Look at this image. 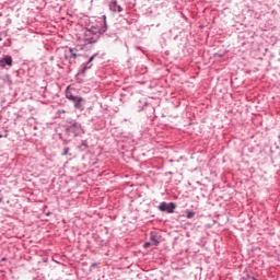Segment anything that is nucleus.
Here are the masks:
<instances>
[{"instance_id":"obj_13","label":"nucleus","mask_w":280,"mask_h":280,"mask_svg":"<svg viewBox=\"0 0 280 280\" xmlns=\"http://www.w3.org/2000/svg\"><path fill=\"white\" fill-rule=\"evenodd\" d=\"M69 154V147L63 148L62 156H67Z\"/></svg>"},{"instance_id":"obj_18","label":"nucleus","mask_w":280,"mask_h":280,"mask_svg":"<svg viewBox=\"0 0 280 280\" xmlns=\"http://www.w3.org/2000/svg\"><path fill=\"white\" fill-rule=\"evenodd\" d=\"M0 139H3V135H0Z\"/></svg>"},{"instance_id":"obj_16","label":"nucleus","mask_w":280,"mask_h":280,"mask_svg":"<svg viewBox=\"0 0 280 280\" xmlns=\"http://www.w3.org/2000/svg\"><path fill=\"white\" fill-rule=\"evenodd\" d=\"M1 40H3V37H2V36H0V43H1Z\"/></svg>"},{"instance_id":"obj_12","label":"nucleus","mask_w":280,"mask_h":280,"mask_svg":"<svg viewBox=\"0 0 280 280\" xmlns=\"http://www.w3.org/2000/svg\"><path fill=\"white\" fill-rule=\"evenodd\" d=\"M241 280H257V278H255L250 275H246V277H242Z\"/></svg>"},{"instance_id":"obj_7","label":"nucleus","mask_w":280,"mask_h":280,"mask_svg":"<svg viewBox=\"0 0 280 280\" xmlns=\"http://www.w3.org/2000/svg\"><path fill=\"white\" fill-rule=\"evenodd\" d=\"M12 67V56L7 55L0 59V67Z\"/></svg>"},{"instance_id":"obj_15","label":"nucleus","mask_w":280,"mask_h":280,"mask_svg":"<svg viewBox=\"0 0 280 280\" xmlns=\"http://www.w3.org/2000/svg\"><path fill=\"white\" fill-rule=\"evenodd\" d=\"M95 266H97V264L93 262V264L91 265V268H95Z\"/></svg>"},{"instance_id":"obj_17","label":"nucleus","mask_w":280,"mask_h":280,"mask_svg":"<svg viewBox=\"0 0 280 280\" xmlns=\"http://www.w3.org/2000/svg\"><path fill=\"white\" fill-rule=\"evenodd\" d=\"M0 202H3V198L0 197Z\"/></svg>"},{"instance_id":"obj_5","label":"nucleus","mask_w":280,"mask_h":280,"mask_svg":"<svg viewBox=\"0 0 280 280\" xmlns=\"http://www.w3.org/2000/svg\"><path fill=\"white\" fill-rule=\"evenodd\" d=\"M159 211H162L163 213H174V211L176 210V203L175 202H165L162 201L159 206H158Z\"/></svg>"},{"instance_id":"obj_9","label":"nucleus","mask_w":280,"mask_h":280,"mask_svg":"<svg viewBox=\"0 0 280 280\" xmlns=\"http://www.w3.org/2000/svg\"><path fill=\"white\" fill-rule=\"evenodd\" d=\"M161 236H159V234L156 232H151L150 233V241L152 242V244H154V246H159V244H161L160 240Z\"/></svg>"},{"instance_id":"obj_2","label":"nucleus","mask_w":280,"mask_h":280,"mask_svg":"<svg viewBox=\"0 0 280 280\" xmlns=\"http://www.w3.org/2000/svg\"><path fill=\"white\" fill-rule=\"evenodd\" d=\"M66 124V132L68 137L75 139V137H80V135H82V124L78 122V120L68 118Z\"/></svg>"},{"instance_id":"obj_4","label":"nucleus","mask_w":280,"mask_h":280,"mask_svg":"<svg viewBox=\"0 0 280 280\" xmlns=\"http://www.w3.org/2000/svg\"><path fill=\"white\" fill-rule=\"evenodd\" d=\"M95 58H97V52H95L94 55H92L86 62H83L80 68H79V72L78 75H85L86 71H89V69H93V61L95 60Z\"/></svg>"},{"instance_id":"obj_10","label":"nucleus","mask_w":280,"mask_h":280,"mask_svg":"<svg viewBox=\"0 0 280 280\" xmlns=\"http://www.w3.org/2000/svg\"><path fill=\"white\" fill-rule=\"evenodd\" d=\"M105 36H107V38H117V33H115V31H110L108 30V26H107V31H105Z\"/></svg>"},{"instance_id":"obj_14","label":"nucleus","mask_w":280,"mask_h":280,"mask_svg":"<svg viewBox=\"0 0 280 280\" xmlns=\"http://www.w3.org/2000/svg\"><path fill=\"white\" fill-rule=\"evenodd\" d=\"M143 248H150V242L144 243Z\"/></svg>"},{"instance_id":"obj_19","label":"nucleus","mask_w":280,"mask_h":280,"mask_svg":"<svg viewBox=\"0 0 280 280\" xmlns=\"http://www.w3.org/2000/svg\"><path fill=\"white\" fill-rule=\"evenodd\" d=\"M166 174L172 175V172H167Z\"/></svg>"},{"instance_id":"obj_20","label":"nucleus","mask_w":280,"mask_h":280,"mask_svg":"<svg viewBox=\"0 0 280 280\" xmlns=\"http://www.w3.org/2000/svg\"><path fill=\"white\" fill-rule=\"evenodd\" d=\"M2 261H5V258H2Z\"/></svg>"},{"instance_id":"obj_3","label":"nucleus","mask_w":280,"mask_h":280,"mask_svg":"<svg viewBox=\"0 0 280 280\" xmlns=\"http://www.w3.org/2000/svg\"><path fill=\"white\" fill-rule=\"evenodd\" d=\"M66 98L69 102H72L75 110H84V104H86V100L82 96L73 95L69 90L66 91Z\"/></svg>"},{"instance_id":"obj_1","label":"nucleus","mask_w":280,"mask_h":280,"mask_svg":"<svg viewBox=\"0 0 280 280\" xmlns=\"http://www.w3.org/2000/svg\"><path fill=\"white\" fill-rule=\"evenodd\" d=\"M107 30L108 24L106 23V15H103L101 22H98L96 25H92L88 30L86 43L90 45H93V43H97V40H100V36H102V34H105Z\"/></svg>"},{"instance_id":"obj_11","label":"nucleus","mask_w":280,"mask_h":280,"mask_svg":"<svg viewBox=\"0 0 280 280\" xmlns=\"http://www.w3.org/2000/svg\"><path fill=\"white\" fill-rule=\"evenodd\" d=\"M185 213H186L187 220H191V218L196 215V212L194 210H186Z\"/></svg>"},{"instance_id":"obj_6","label":"nucleus","mask_w":280,"mask_h":280,"mask_svg":"<svg viewBox=\"0 0 280 280\" xmlns=\"http://www.w3.org/2000/svg\"><path fill=\"white\" fill-rule=\"evenodd\" d=\"M80 54L78 52V48H71L69 47L68 50H66V58L75 60V58H80Z\"/></svg>"},{"instance_id":"obj_8","label":"nucleus","mask_w":280,"mask_h":280,"mask_svg":"<svg viewBox=\"0 0 280 280\" xmlns=\"http://www.w3.org/2000/svg\"><path fill=\"white\" fill-rule=\"evenodd\" d=\"M109 10L112 12H124V8H121V5H119L116 0L109 3Z\"/></svg>"}]
</instances>
